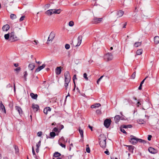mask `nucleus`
<instances>
[{
	"instance_id": "1",
	"label": "nucleus",
	"mask_w": 159,
	"mask_h": 159,
	"mask_svg": "<svg viewBox=\"0 0 159 159\" xmlns=\"http://www.w3.org/2000/svg\"><path fill=\"white\" fill-rule=\"evenodd\" d=\"M19 39L16 36L14 32H12L10 33V38L9 41L12 42Z\"/></svg>"
},
{
	"instance_id": "2",
	"label": "nucleus",
	"mask_w": 159,
	"mask_h": 159,
	"mask_svg": "<svg viewBox=\"0 0 159 159\" xmlns=\"http://www.w3.org/2000/svg\"><path fill=\"white\" fill-rule=\"evenodd\" d=\"M65 83H69L70 81L71 78L69 72L66 71L64 73Z\"/></svg>"
},
{
	"instance_id": "3",
	"label": "nucleus",
	"mask_w": 159,
	"mask_h": 159,
	"mask_svg": "<svg viewBox=\"0 0 159 159\" xmlns=\"http://www.w3.org/2000/svg\"><path fill=\"white\" fill-rule=\"evenodd\" d=\"M131 138L129 140V142L131 144L134 145L137 143V138L133 135H131L130 136Z\"/></svg>"
},
{
	"instance_id": "4",
	"label": "nucleus",
	"mask_w": 159,
	"mask_h": 159,
	"mask_svg": "<svg viewBox=\"0 0 159 159\" xmlns=\"http://www.w3.org/2000/svg\"><path fill=\"white\" fill-rule=\"evenodd\" d=\"M111 122V121L110 119H106L104 121V125L106 128H108L110 126Z\"/></svg>"
},
{
	"instance_id": "5",
	"label": "nucleus",
	"mask_w": 159,
	"mask_h": 159,
	"mask_svg": "<svg viewBox=\"0 0 159 159\" xmlns=\"http://www.w3.org/2000/svg\"><path fill=\"white\" fill-rule=\"evenodd\" d=\"M55 33L53 32H52L48 37L47 43H48V41H52L55 37Z\"/></svg>"
},
{
	"instance_id": "6",
	"label": "nucleus",
	"mask_w": 159,
	"mask_h": 159,
	"mask_svg": "<svg viewBox=\"0 0 159 159\" xmlns=\"http://www.w3.org/2000/svg\"><path fill=\"white\" fill-rule=\"evenodd\" d=\"M102 18L94 17L92 21V22L93 24H97L100 23L102 21Z\"/></svg>"
},
{
	"instance_id": "7",
	"label": "nucleus",
	"mask_w": 159,
	"mask_h": 159,
	"mask_svg": "<svg viewBox=\"0 0 159 159\" xmlns=\"http://www.w3.org/2000/svg\"><path fill=\"white\" fill-rule=\"evenodd\" d=\"M99 142H106L107 138L104 134H100L99 137Z\"/></svg>"
},
{
	"instance_id": "8",
	"label": "nucleus",
	"mask_w": 159,
	"mask_h": 159,
	"mask_svg": "<svg viewBox=\"0 0 159 159\" xmlns=\"http://www.w3.org/2000/svg\"><path fill=\"white\" fill-rule=\"evenodd\" d=\"M105 57L107 58V61L111 60L113 58L112 54L111 53H108L105 55Z\"/></svg>"
},
{
	"instance_id": "9",
	"label": "nucleus",
	"mask_w": 159,
	"mask_h": 159,
	"mask_svg": "<svg viewBox=\"0 0 159 159\" xmlns=\"http://www.w3.org/2000/svg\"><path fill=\"white\" fill-rule=\"evenodd\" d=\"M149 78V80L151 78L150 77H149L148 76H146L144 79L141 82L140 85L138 89L139 90H141L142 89V84H143L145 80H146L147 78Z\"/></svg>"
},
{
	"instance_id": "10",
	"label": "nucleus",
	"mask_w": 159,
	"mask_h": 159,
	"mask_svg": "<svg viewBox=\"0 0 159 159\" xmlns=\"http://www.w3.org/2000/svg\"><path fill=\"white\" fill-rule=\"evenodd\" d=\"M148 150L150 153L152 154H155L157 152V150L151 147L148 148Z\"/></svg>"
},
{
	"instance_id": "11",
	"label": "nucleus",
	"mask_w": 159,
	"mask_h": 159,
	"mask_svg": "<svg viewBox=\"0 0 159 159\" xmlns=\"http://www.w3.org/2000/svg\"><path fill=\"white\" fill-rule=\"evenodd\" d=\"M15 109L18 112L19 115L21 116L23 114V112L20 107L18 106H16L15 107Z\"/></svg>"
},
{
	"instance_id": "12",
	"label": "nucleus",
	"mask_w": 159,
	"mask_h": 159,
	"mask_svg": "<svg viewBox=\"0 0 159 159\" xmlns=\"http://www.w3.org/2000/svg\"><path fill=\"white\" fill-rule=\"evenodd\" d=\"M82 36L81 35L79 36L78 38H77V40H78V42L77 44L75 45V46H79L82 41Z\"/></svg>"
},
{
	"instance_id": "13",
	"label": "nucleus",
	"mask_w": 159,
	"mask_h": 159,
	"mask_svg": "<svg viewBox=\"0 0 159 159\" xmlns=\"http://www.w3.org/2000/svg\"><path fill=\"white\" fill-rule=\"evenodd\" d=\"M46 66L45 64H43L41 66H39L35 70V72H38L43 69Z\"/></svg>"
},
{
	"instance_id": "14",
	"label": "nucleus",
	"mask_w": 159,
	"mask_h": 159,
	"mask_svg": "<svg viewBox=\"0 0 159 159\" xmlns=\"http://www.w3.org/2000/svg\"><path fill=\"white\" fill-rule=\"evenodd\" d=\"M0 110H2V111L4 112L5 113H6L5 106L3 105L2 102H1L0 103Z\"/></svg>"
},
{
	"instance_id": "15",
	"label": "nucleus",
	"mask_w": 159,
	"mask_h": 159,
	"mask_svg": "<svg viewBox=\"0 0 159 159\" xmlns=\"http://www.w3.org/2000/svg\"><path fill=\"white\" fill-rule=\"evenodd\" d=\"M53 9H50L46 11L45 12V13L48 16H51L52 14L54 13L53 12Z\"/></svg>"
},
{
	"instance_id": "16",
	"label": "nucleus",
	"mask_w": 159,
	"mask_h": 159,
	"mask_svg": "<svg viewBox=\"0 0 159 159\" xmlns=\"http://www.w3.org/2000/svg\"><path fill=\"white\" fill-rule=\"evenodd\" d=\"M99 144L101 147L102 148H105L106 146V142H99Z\"/></svg>"
},
{
	"instance_id": "17",
	"label": "nucleus",
	"mask_w": 159,
	"mask_h": 159,
	"mask_svg": "<svg viewBox=\"0 0 159 159\" xmlns=\"http://www.w3.org/2000/svg\"><path fill=\"white\" fill-rule=\"evenodd\" d=\"M61 72V67H58L56 69L55 72L57 75H60Z\"/></svg>"
},
{
	"instance_id": "18",
	"label": "nucleus",
	"mask_w": 159,
	"mask_h": 159,
	"mask_svg": "<svg viewBox=\"0 0 159 159\" xmlns=\"http://www.w3.org/2000/svg\"><path fill=\"white\" fill-rule=\"evenodd\" d=\"M32 107L33 108L34 111L36 112L38 111V110L39 109V106L36 104H33L32 106Z\"/></svg>"
},
{
	"instance_id": "19",
	"label": "nucleus",
	"mask_w": 159,
	"mask_h": 159,
	"mask_svg": "<svg viewBox=\"0 0 159 159\" xmlns=\"http://www.w3.org/2000/svg\"><path fill=\"white\" fill-rule=\"evenodd\" d=\"M10 27L8 25L6 24L4 25L2 27V30L3 31H7L9 29Z\"/></svg>"
},
{
	"instance_id": "20",
	"label": "nucleus",
	"mask_w": 159,
	"mask_h": 159,
	"mask_svg": "<svg viewBox=\"0 0 159 159\" xmlns=\"http://www.w3.org/2000/svg\"><path fill=\"white\" fill-rule=\"evenodd\" d=\"M124 11L121 10H120L117 11L116 12V15L118 16V17H120L122 16L124 14Z\"/></svg>"
},
{
	"instance_id": "21",
	"label": "nucleus",
	"mask_w": 159,
	"mask_h": 159,
	"mask_svg": "<svg viewBox=\"0 0 159 159\" xmlns=\"http://www.w3.org/2000/svg\"><path fill=\"white\" fill-rule=\"evenodd\" d=\"M51 109L49 107H46L43 110V112L46 114H47L48 111H50Z\"/></svg>"
},
{
	"instance_id": "22",
	"label": "nucleus",
	"mask_w": 159,
	"mask_h": 159,
	"mask_svg": "<svg viewBox=\"0 0 159 159\" xmlns=\"http://www.w3.org/2000/svg\"><path fill=\"white\" fill-rule=\"evenodd\" d=\"M121 118V117L119 115H116L114 117V119L116 123H118Z\"/></svg>"
},
{
	"instance_id": "23",
	"label": "nucleus",
	"mask_w": 159,
	"mask_h": 159,
	"mask_svg": "<svg viewBox=\"0 0 159 159\" xmlns=\"http://www.w3.org/2000/svg\"><path fill=\"white\" fill-rule=\"evenodd\" d=\"M126 146L128 147V150L129 152L133 153L134 147L132 145H127Z\"/></svg>"
},
{
	"instance_id": "24",
	"label": "nucleus",
	"mask_w": 159,
	"mask_h": 159,
	"mask_svg": "<svg viewBox=\"0 0 159 159\" xmlns=\"http://www.w3.org/2000/svg\"><path fill=\"white\" fill-rule=\"evenodd\" d=\"M101 106L100 104L99 103H95L93 105H92L91 106V107L92 108H98Z\"/></svg>"
},
{
	"instance_id": "25",
	"label": "nucleus",
	"mask_w": 159,
	"mask_h": 159,
	"mask_svg": "<svg viewBox=\"0 0 159 159\" xmlns=\"http://www.w3.org/2000/svg\"><path fill=\"white\" fill-rule=\"evenodd\" d=\"M30 96L31 98L34 99H36L38 97V95L36 94H34L33 93H30Z\"/></svg>"
},
{
	"instance_id": "26",
	"label": "nucleus",
	"mask_w": 159,
	"mask_h": 159,
	"mask_svg": "<svg viewBox=\"0 0 159 159\" xmlns=\"http://www.w3.org/2000/svg\"><path fill=\"white\" fill-rule=\"evenodd\" d=\"M79 131L80 135L81 138H84V131L83 130L81 129L80 127H79Z\"/></svg>"
},
{
	"instance_id": "27",
	"label": "nucleus",
	"mask_w": 159,
	"mask_h": 159,
	"mask_svg": "<svg viewBox=\"0 0 159 159\" xmlns=\"http://www.w3.org/2000/svg\"><path fill=\"white\" fill-rule=\"evenodd\" d=\"M154 42L155 44L159 43V37L158 36H155L154 39Z\"/></svg>"
},
{
	"instance_id": "28",
	"label": "nucleus",
	"mask_w": 159,
	"mask_h": 159,
	"mask_svg": "<svg viewBox=\"0 0 159 159\" xmlns=\"http://www.w3.org/2000/svg\"><path fill=\"white\" fill-rule=\"evenodd\" d=\"M15 150V152L16 154L17 155H19V150L17 146L16 145H14Z\"/></svg>"
},
{
	"instance_id": "29",
	"label": "nucleus",
	"mask_w": 159,
	"mask_h": 159,
	"mask_svg": "<svg viewBox=\"0 0 159 159\" xmlns=\"http://www.w3.org/2000/svg\"><path fill=\"white\" fill-rule=\"evenodd\" d=\"M35 67V65L34 64H30L28 66L29 68L31 70H33Z\"/></svg>"
},
{
	"instance_id": "30",
	"label": "nucleus",
	"mask_w": 159,
	"mask_h": 159,
	"mask_svg": "<svg viewBox=\"0 0 159 159\" xmlns=\"http://www.w3.org/2000/svg\"><path fill=\"white\" fill-rule=\"evenodd\" d=\"M61 156V154L58 152H55L53 155V157L55 158H57V157H59Z\"/></svg>"
},
{
	"instance_id": "31",
	"label": "nucleus",
	"mask_w": 159,
	"mask_h": 159,
	"mask_svg": "<svg viewBox=\"0 0 159 159\" xmlns=\"http://www.w3.org/2000/svg\"><path fill=\"white\" fill-rule=\"evenodd\" d=\"M138 142L142 143L143 144H145L147 143V141L141 139H138L137 138V142Z\"/></svg>"
},
{
	"instance_id": "32",
	"label": "nucleus",
	"mask_w": 159,
	"mask_h": 159,
	"mask_svg": "<svg viewBox=\"0 0 159 159\" xmlns=\"http://www.w3.org/2000/svg\"><path fill=\"white\" fill-rule=\"evenodd\" d=\"M142 42H135L134 44V46L135 47H138L140 46Z\"/></svg>"
},
{
	"instance_id": "33",
	"label": "nucleus",
	"mask_w": 159,
	"mask_h": 159,
	"mask_svg": "<svg viewBox=\"0 0 159 159\" xmlns=\"http://www.w3.org/2000/svg\"><path fill=\"white\" fill-rule=\"evenodd\" d=\"M54 10V14H59L61 12V9H53Z\"/></svg>"
},
{
	"instance_id": "34",
	"label": "nucleus",
	"mask_w": 159,
	"mask_h": 159,
	"mask_svg": "<svg viewBox=\"0 0 159 159\" xmlns=\"http://www.w3.org/2000/svg\"><path fill=\"white\" fill-rule=\"evenodd\" d=\"M4 38L6 40H8L10 39V34H5L4 35Z\"/></svg>"
},
{
	"instance_id": "35",
	"label": "nucleus",
	"mask_w": 159,
	"mask_h": 159,
	"mask_svg": "<svg viewBox=\"0 0 159 159\" xmlns=\"http://www.w3.org/2000/svg\"><path fill=\"white\" fill-rule=\"evenodd\" d=\"M50 137L52 138H54L55 137V136H56V133H55V132H52L50 133Z\"/></svg>"
},
{
	"instance_id": "36",
	"label": "nucleus",
	"mask_w": 159,
	"mask_h": 159,
	"mask_svg": "<svg viewBox=\"0 0 159 159\" xmlns=\"http://www.w3.org/2000/svg\"><path fill=\"white\" fill-rule=\"evenodd\" d=\"M142 53V50L141 49H139L136 51V54L138 55H140Z\"/></svg>"
},
{
	"instance_id": "37",
	"label": "nucleus",
	"mask_w": 159,
	"mask_h": 159,
	"mask_svg": "<svg viewBox=\"0 0 159 159\" xmlns=\"http://www.w3.org/2000/svg\"><path fill=\"white\" fill-rule=\"evenodd\" d=\"M10 18L11 19H14L16 18V16L15 14H11L10 15Z\"/></svg>"
},
{
	"instance_id": "38",
	"label": "nucleus",
	"mask_w": 159,
	"mask_h": 159,
	"mask_svg": "<svg viewBox=\"0 0 159 159\" xmlns=\"http://www.w3.org/2000/svg\"><path fill=\"white\" fill-rule=\"evenodd\" d=\"M86 146H87V148H86V151L87 152L89 153L90 152V148H89V147L88 145H86Z\"/></svg>"
},
{
	"instance_id": "39",
	"label": "nucleus",
	"mask_w": 159,
	"mask_h": 159,
	"mask_svg": "<svg viewBox=\"0 0 159 159\" xmlns=\"http://www.w3.org/2000/svg\"><path fill=\"white\" fill-rule=\"evenodd\" d=\"M53 131H54L55 132H58V133H59V132H60V130H58V129L56 127H55L53 129ZM57 135H58V133L57 134Z\"/></svg>"
},
{
	"instance_id": "40",
	"label": "nucleus",
	"mask_w": 159,
	"mask_h": 159,
	"mask_svg": "<svg viewBox=\"0 0 159 159\" xmlns=\"http://www.w3.org/2000/svg\"><path fill=\"white\" fill-rule=\"evenodd\" d=\"M28 74L27 72L25 71L24 72V78L25 81H26V76Z\"/></svg>"
},
{
	"instance_id": "41",
	"label": "nucleus",
	"mask_w": 159,
	"mask_h": 159,
	"mask_svg": "<svg viewBox=\"0 0 159 159\" xmlns=\"http://www.w3.org/2000/svg\"><path fill=\"white\" fill-rule=\"evenodd\" d=\"M84 78L86 80H88V78L87 77V75L86 73H84L83 75Z\"/></svg>"
},
{
	"instance_id": "42",
	"label": "nucleus",
	"mask_w": 159,
	"mask_h": 159,
	"mask_svg": "<svg viewBox=\"0 0 159 159\" xmlns=\"http://www.w3.org/2000/svg\"><path fill=\"white\" fill-rule=\"evenodd\" d=\"M136 72H134L131 75V78L132 79H134L135 77Z\"/></svg>"
},
{
	"instance_id": "43",
	"label": "nucleus",
	"mask_w": 159,
	"mask_h": 159,
	"mask_svg": "<svg viewBox=\"0 0 159 159\" xmlns=\"http://www.w3.org/2000/svg\"><path fill=\"white\" fill-rule=\"evenodd\" d=\"M41 141L39 140L36 145V147L37 148H39L41 145Z\"/></svg>"
},
{
	"instance_id": "44",
	"label": "nucleus",
	"mask_w": 159,
	"mask_h": 159,
	"mask_svg": "<svg viewBox=\"0 0 159 159\" xmlns=\"http://www.w3.org/2000/svg\"><path fill=\"white\" fill-rule=\"evenodd\" d=\"M138 122L140 124H143L144 123V121L143 120L141 119L139 120Z\"/></svg>"
},
{
	"instance_id": "45",
	"label": "nucleus",
	"mask_w": 159,
	"mask_h": 159,
	"mask_svg": "<svg viewBox=\"0 0 159 159\" xmlns=\"http://www.w3.org/2000/svg\"><path fill=\"white\" fill-rule=\"evenodd\" d=\"M74 25V23L73 21H71L69 22V25L70 26H72Z\"/></svg>"
},
{
	"instance_id": "46",
	"label": "nucleus",
	"mask_w": 159,
	"mask_h": 159,
	"mask_svg": "<svg viewBox=\"0 0 159 159\" xmlns=\"http://www.w3.org/2000/svg\"><path fill=\"white\" fill-rule=\"evenodd\" d=\"M70 45L68 44H66L65 45V48L66 49H69L70 48Z\"/></svg>"
},
{
	"instance_id": "47",
	"label": "nucleus",
	"mask_w": 159,
	"mask_h": 159,
	"mask_svg": "<svg viewBox=\"0 0 159 159\" xmlns=\"http://www.w3.org/2000/svg\"><path fill=\"white\" fill-rule=\"evenodd\" d=\"M120 131L124 134H127V133L123 129L121 128H120Z\"/></svg>"
},
{
	"instance_id": "48",
	"label": "nucleus",
	"mask_w": 159,
	"mask_h": 159,
	"mask_svg": "<svg viewBox=\"0 0 159 159\" xmlns=\"http://www.w3.org/2000/svg\"><path fill=\"white\" fill-rule=\"evenodd\" d=\"M59 144L62 148H66V145L62 144V143L59 142Z\"/></svg>"
},
{
	"instance_id": "49",
	"label": "nucleus",
	"mask_w": 159,
	"mask_h": 159,
	"mask_svg": "<svg viewBox=\"0 0 159 159\" xmlns=\"http://www.w3.org/2000/svg\"><path fill=\"white\" fill-rule=\"evenodd\" d=\"M20 70V67H18L15 69V70L17 72H18Z\"/></svg>"
},
{
	"instance_id": "50",
	"label": "nucleus",
	"mask_w": 159,
	"mask_h": 159,
	"mask_svg": "<svg viewBox=\"0 0 159 159\" xmlns=\"http://www.w3.org/2000/svg\"><path fill=\"white\" fill-rule=\"evenodd\" d=\"M103 77V76H101L100 78H99L97 80V83L98 84H99V82L102 79V78Z\"/></svg>"
},
{
	"instance_id": "51",
	"label": "nucleus",
	"mask_w": 159,
	"mask_h": 159,
	"mask_svg": "<svg viewBox=\"0 0 159 159\" xmlns=\"http://www.w3.org/2000/svg\"><path fill=\"white\" fill-rule=\"evenodd\" d=\"M96 112L98 114H101L102 113L101 111L100 110H97Z\"/></svg>"
},
{
	"instance_id": "52",
	"label": "nucleus",
	"mask_w": 159,
	"mask_h": 159,
	"mask_svg": "<svg viewBox=\"0 0 159 159\" xmlns=\"http://www.w3.org/2000/svg\"><path fill=\"white\" fill-rule=\"evenodd\" d=\"M38 136L40 137L42 135V132L41 131L37 133Z\"/></svg>"
},
{
	"instance_id": "53",
	"label": "nucleus",
	"mask_w": 159,
	"mask_h": 159,
	"mask_svg": "<svg viewBox=\"0 0 159 159\" xmlns=\"http://www.w3.org/2000/svg\"><path fill=\"white\" fill-rule=\"evenodd\" d=\"M68 84H69V83H65V84H64V86L66 88V90H67L68 88Z\"/></svg>"
},
{
	"instance_id": "54",
	"label": "nucleus",
	"mask_w": 159,
	"mask_h": 159,
	"mask_svg": "<svg viewBox=\"0 0 159 159\" xmlns=\"http://www.w3.org/2000/svg\"><path fill=\"white\" fill-rule=\"evenodd\" d=\"M76 75H74L73 76V81H74V84H75V79H77V78L76 77Z\"/></svg>"
},
{
	"instance_id": "55",
	"label": "nucleus",
	"mask_w": 159,
	"mask_h": 159,
	"mask_svg": "<svg viewBox=\"0 0 159 159\" xmlns=\"http://www.w3.org/2000/svg\"><path fill=\"white\" fill-rule=\"evenodd\" d=\"M25 18V16H22L20 19L19 20L20 21H22L24 19V18Z\"/></svg>"
},
{
	"instance_id": "56",
	"label": "nucleus",
	"mask_w": 159,
	"mask_h": 159,
	"mask_svg": "<svg viewBox=\"0 0 159 159\" xmlns=\"http://www.w3.org/2000/svg\"><path fill=\"white\" fill-rule=\"evenodd\" d=\"M152 138V136L151 135H148V140L149 141L151 140Z\"/></svg>"
},
{
	"instance_id": "57",
	"label": "nucleus",
	"mask_w": 159,
	"mask_h": 159,
	"mask_svg": "<svg viewBox=\"0 0 159 159\" xmlns=\"http://www.w3.org/2000/svg\"><path fill=\"white\" fill-rule=\"evenodd\" d=\"M104 153L107 154V155H109L110 154V153L108 151V149H107L106 151L104 152Z\"/></svg>"
},
{
	"instance_id": "58",
	"label": "nucleus",
	"mask_w": 159,
	"mask_h": 159,
	"mask_svg": "<svg viewBox=\"0 0 159 159\" xmlns=\"http://www.w3.org/2000/svg\"><path fill=\"white\" fill-rule=\"evenodd\" d=\"M121 127H122V128H127V125H122L121 126Z\"/></svg>"
},
{
	"instance_id": "59",
	"label": "nucleus",
	"mask_w": 159,
	"mask_h": 159,
	"mask_svg": "<svg viewBox=\"0 0 159 159\" xmlns=\"http://www.w3.org/2000/svg\"><path fill=\"white\" fill-rule=\"evenodd\" d=\"M32 153L33 155H35V151L34 150V148L33 147L32 148Z\"/></svg>"
},
{
	"instance_id": "60",
	"label": "nucleus",
	"mask_w": 159,
	"mask_h": 159,
	"mask_svg": "<svg viewBox=\"0 0 159 159\" xmlns=\"http://www.w3.org/2000/svg\"><path fill=\"white\" fill-rule=\"evenodd\" d=\"M60 129L59 130L60 131L61 129H62L64 128V126L62 125H60Z\"/></svg>"
},
{
	"instance_id": "61",
	"label": "nucleus",
	"mask_w": 159,
	"mask_h": 159,
	"mask_svg": "<svg viewBox=\"0 0 159 159\" xmlns=\"http://www.w3.org/2000/svg\"><path fill=\"white\" fill-rule=\"evenodd\" d=\"M88 127H89V129H91V131H93V127L92 126H91L90 125H89Z\"/></svg>"
},
{
	"instance_id": "62",
	"label": "nucleus",
	"mask_w": 159,
	"mask_h": 159,
	"mask_svg": "<svg viewBox=\"0 0 159 159\" xmlns=\"http://www.w3.org/2000/svg\"><path fill=\"white\" fill-rule=\"evenodd\" d=\"M127 128H131L132 127V126L131 125H127Z\"/></svg>"
},
{
	"instance_id": "63",
	"label": "nucleus",
	"mask_w": 159,
	"mask_h": 159,
	"mask_svg": "<svg viewBox=\"0 0 159 159\" xmlns=\"http://www.w3.org/2000/svg\"><path fill=\"white\" fill-rule=\"evenodd\" d=\"M34 44H35L36 45H37V44H38V41H36V40H34Z\"/></svg>"
},
{
	"instance_id": "64",
	"label": "nucleus",
	"mask_w": 159,
	"mask_h": 159,
	"mask_svg": "<svg viewBox=\"0 0 159 159\" xmlns=\"http://www.w3.org/2000/svg\"><path fill=\"white\" fill-rule=\"evenodd\" d=\"M39 148H37L36 149V152L37 153H38L39 152Z\"/></svg>"
}]
</instances>
